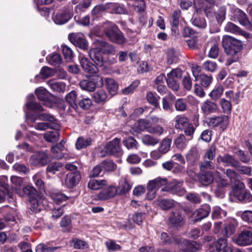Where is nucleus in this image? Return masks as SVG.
<instances>
[{"mask_svg": "<svg viewBox=\"0 0 252 252\" xmlns=\"http://www.w3.org/2000/svg\"><path fill=\"white\" fill-rule=\"evenodd\" d=\"M48 86L54 92H62L65 89V84L62 82H56L53 80L49 81L47 83Z\"/></svg>", "mask_w": 252, "mask_h": 252, "instance_id": "obj_38", "label": "nucleus"}, {"mask_svg": "<svg viewBox=\"0 0 252 252\" xmlns=\"http://www.w3.org/2000/svg\"><path fill=\"white\" fill-rule=\"evenodd\" d=\"M100 164L102 169L107 172H112L117 167V165L112 160H104Z\"/></svg>", "mask_w": 252, "mask_h": 252, "instance_id": "obj_52", "label": "nucleus"}, {"mask_svg": "<svg viewBox=\"0 0 252 252\" xmlns=\"http://www.w3.org/2000/svg\"><path fill=\"white\" fill-rule=\"evenodd\" d=\"M215 181L217 185V189L218 191L221 188H226L229 185L227 180L222 177L221 174L218 171L215 172Z\"/></svg>", "mask_w": 252, "mask_h": 252, "instance_id": "obj_31", "label": "nucleus"}, {"mask_svg": "<svg viewBox=\"0 0 252 252\" xmlns=\"http://www.w3.org/2000/svg\"><path fill=\"white\" fill-rule=\"evenodd\" d=\"M68 39L75 46L83 50L87 49L88 43L83 34L81 33H70L68 35Z\"/></svg>", "mask_w": 252, "mask_h": 252, "instance_id": "obj_14", "label": "nucleus"}, {"mask_svg": "<svg viewBox=\"0 0 252 252\" xmlns=\"http://www.w3.org/2000/svg\"><path fill=\"white\" fill-rule=\"evenodd\" d=\"M70 243L72 244L75 249H84L87 246V243L85 241L79 239L78 238H73Z\"/></svg>", "mask_w": 252, "mask_h": 252, "instance_id": "obj_58", "label": "nucleus"}, {"mask_svg": "<svg viewBox=\"0 0 252 252\" xmlns=\"http://www.w3.org/2000/svg\"><path fill=\"white\" fill-rule=\"evenodd\" d=\"M1 213H6L4 215V220L6 222H14L15 221V216L14 215V210L9 207H4L1 210Z\"/></svg>", "mask_w": 252, "mask_h": 252, "instance_id": "obj_41", "label": "nucleus"}, {"mask_svg": "<svg viewBox=\"0 0 252 252\" xmlns=\"http://www.w3.org/2000/svg\"><path fill=\"white\" fill-rule=\"evenodd\" d=\"M235 227L231 222H225L223 223V228L221 230V235L228 237L231 235L235 231Z\"/></svg>", "mask_w": 252, "mask_h": 252, "instance_id": "obj_35", "label": "nucleus"}, {"mask_svg": "<svg viewBox=\"0 0 252 252\" xmlns=\"http://www.w3.org/2000/svg\"><path fill=\"white\" fill-rule=\"evenodd\" d=\"M189 121L187 118L182 116H177L176 118L175 127L182 129L186 128L189 124Z\"/></svg>", "mask_w": 252, "mask_h": 252, "instance_id": "obj_49", "label": "nucleus"}, {"mask_svg": "<svg viewBox=\"0 0 252 252\" xmlns=\"http://www.w3.org/2000/svg\"><path fill=\"white\" fill-rule=\"evenodd\" d=\"M199 167L202 173L206 172L207 170H212L215 168L214 164L211 160H204L200 163Z\"/></svg>", "mask_w": 252, "mask_h": 252, "instance_id": "obj_61", "label": "nucleus"}, {"mask_svg": "<svg viewBox=\"0 0 252 252\" xmlns=\"http://www.w3.org/2000/svg\"><path fill=\"white\" fill-rule=\"evenodd\" d=\"M189 140V139L187 140L184 134H180L174 140V144L178 149L183 150L186 148Z\"/></svg>", "mask_w": 252, "mask_h": 252, "instance_id": "obj_40", "label": "nucleus"}, {"mask_svg": "<svg viewBox=\"0 0 252 252\" xmlns=\"http://www.w3.org/2000/svg\"><path fill=\"white\" fill-rule=\"evenodd\" d=\"M92 140L91 138L79 137L76 143V147L78 150L85 148L91 145Z\"/></svg>", "mask_w": 252, "mask_h": 252, "instance_id": "obj_46", "label": "nucleus"}, {"mask_svg": "<svg viewBox=\"0 0 252 252\" xmlns=\"http://www.w3.org/2000/svg\"><path fill=\"white\" fill-rule=\"evenodd\" d=\"M81 179V174L78 171L70 172L66 175L65 184L68 188H72L76 186Z\"/></svg>", "mask_w": 252, "mask_h": 252, "instance_id": "obj_21", "label": "nucleus"}, {"mask_svg": "<svg viewBox=\"0 0 252 252\" xmlns=\"http://www.w3.org/2000/svg\"><path fill=\"white\" fill-rule=\"evenodd\" d=\"M174 242L178 245L179 249L182 251L188 252V250H192L191 246L195 245L197 247H198L195 243H189L188 241L185 239L177 240L175 238Z\"/></svg>", "mask_w": 252, "mask_h": 252, "instance_id": "obj_34", "label": "nucleus"}, {"mask_svg": "<svg viewBox=\"0 0 252 252\" xmlns=\"http://www.w3.org/2000/svg\"><path fill=\"white\" fill-rule=\"evenodd\" d=\"M25 106L28 110H43L40 103L35 101L33 94H30L27 96Z\"/></svg>", "mask_w": 252, "mask_h": 252, "instance_id": "obj_25", "label": "nucleus"}, {"mask_svg": "<svg viewBox=\"0 0 252 252\" xmlns=\"http://www.w3.org/2000/svg\"><path fill=\"white\" fill-rule=\"evenodd\" d=\"M132 187V184L126 178L122 179L119 185V189L120 193L125 194L128 192Z\"/></svg>", "mask_w": 252, "mask_h": 252, "instance_id": "obj_39", "label": "nucleus"}, {"mask_svg": "<svg viewBox=\"0 0 252 252\" xmlns=\"http://www.w3.org/2000/svg\"><path fill=\"white\" fill-rule=\"evenodd\" d=\"M227 245L226 239L220 238L210 246L209 252H221Z\"/></svg>", "mask_w": 252, "mask_h": 252, "instance_id": "obj_27", "label": "nucleus"}, {"mask_svg": "<svg viewBox=\"0 0 252 252\" xmlns=\"http://www.w3.org/2000/svg\"><path fill=\"white\" fill-rule=\"evenodd\" d=\"M183 184V181L174 180L171 184L165 185L161 191L170 192L179 196H182L186 192L185 189L182 187Z\"/></svg>", "mask_w": 252, "mask_h": 252, "instance_id": "obj_10", "label": "nucleus"}, {"mask_svg": "<svg viewBox=\"0 0 252 252\" xmlns=\"http://www.w3.org/2000/svg\"><path fill=\"white\" fill-rule=\"evenodd\" d=\"M158 142V140L149 135H145L143 136V143L150 146L155 145Z\"/></svg>", "mask_w": 252, "mask_h": 252, "instance_id": "obj_64", "label": "nucleus"}, {"mask_svg": "<svg viewBox=\"0 0 252 252\" xmlns=\"http://www.w3.org/2000/svg\"><path fill=\"white\" fill-rule=\"evenodd\" d=\"M146 98L147 101L152 105H153L155 108H158V101L159 98V96H157L156 94L152 92H149L147 95Z\"/></svg>", "mask_w": 252, "mask_h": 252, "instance_id": "obj_53", "label": "nucleus"}, {"mask_svg": "<svg viewBox=\"0 0 252 252\" xmlns=\"http://www.w3.org/2000/svg\"><path fill=\"white\" fill-rule=\"evenodd\" d=\"M226 215V212L219 206H216L213 208L212 217L213 219H221Z\"/></svg>", "mask_w": 252, "mask_h": 252, "instance_id": "obj_51", "label": "nucleus"}, {"mask_svg": "<svg viewBox=\"0 0 252 252\" xmlns=\"http://www.w3.org/2000/svg\"><path fill=\"white\" fill-rule=\"evenodd\" d=\"M166 82L169 88L173 91H178L180 88L179 83L178 80L171 78H166Z\"/></svg>", "mask_w": 252, "mask_h": 252, "instance_id": "obj_63", "label": "nucleus"}, {"mask_svg": "<svg viewBox=\"0 0 252 252\" xmlns=\"http://www.w3.org/2000/svg\"><path fill=\"white\" fill-rule=\"evenodd\" d=\"M222 45L226 54L232 56L240 52L242 47L240 41L228 35L223 37Z\"/></svg>", "mask_w": 252, "mask_h": 252, "instance_id": "obj_5", "label": "nucleus"}, {"mask_svg": "<svg viewBox=\"0 0 252 252\" xmlns=\"http://www.w3.org/2000/svg\"><path fill=\"white\" fill-rule=\"evenodd\" d=\"M200 154L196 147H192L186 155V159L191 162H194L199 159Z\"/></svg>", "mask_w": 252, "mask_h": 252, "instance_id": "obj_43", "label": "nucleus"}, {"mask_svg": "<svg viewBox=\"0 0 252 252\" xmlns=\"http://www.w3.org/2000/svg\"><path fill=\"white\" fill-rule=\"evenodd\" d=\"M232 194L239 201L242 202H250L252 201V194L246 189L245 184L237 181L233 188Z\"/></svg>", "mask_w": 252, "mask_h": 252, "instance_id": "obj_4", "label": "nucleus"}, {"mask_svg": "<svg viewBox=\"0 0 252 252\" xmlns=\"http://www.w3.org/2000/svg\"><path fill=\"white\" fill-rule=\"evenodd\" d=\"M224 91L223 87L219 84L216 85L213 90L210 92L209 96L213 99L217 100L222 94Z\"/></svg>", "mask_w": 252, "mask_h": 252, "instance_id": "obj_48", "label": "nucleus"}, {"mask_svg": "<svg viewBox=\"0 0 252 252\" xmlns=\"http://www.w3.org/2000/svg\"><path fill=\"white\" fill-rule=\"evenodd\" d=\"M80 63L83 70L90 74H96L99 72L98 66L93 63L87 58L82 57Z\"/></svg>", "mask_w": 252, "mask_h": 252, "instance_id": "obj_19", "label": "nucleus"}, {"mask_svg": "<svg viewBox=\"0 0 252 252\" xmlns=\"http://www.w3.org/2000/svg\"><path fill=\"white\" fill-rule=\"evenodd\" d=\"M108 7L111 9V13H112L122 14H124L126 12V10L123 6L116 3L108 4Z\"/></svg>", "mask_w": 252, "mask_h": 252, "instance_id": "obj_59", "label": "nucleus"}, {"mask_svg": "<svg viewBox=\"0 0 252 252\" xmlns=\"http://www.w3.org/2000/svg\"><path fill=\"white\" fill-rule=\"evenodd\" d=\"M233 16L234 18L237 20L242 25L246 27L248 19L247 15L244 12L240 9L235 8L233 11Z\"/></svg>", "mask_w": 252, "mask_h": 252, "instance_id": "obj_30", "label": "nucleus"}, {"mask_svg": "<svg viewBox=\"0 0 252 252\" xmlns=\"http://www.w3.org/2000/svg\"><path fill=\"white\" fill-rule=\"evenodd\" d=\"M62 48L64 59L67 62L71 61L73 57V53L72 50L65 45H62Z\"/></svg>", "mask_w": 252, "mask_h": 252, "instance_id": "obj_56", "label": "nucleus"}, {"mask_svg": "<svg viewBox=\"0 0 252 252\" xmlns=\"http://www.w3.org/2000/svg\"><path fill=\"white\" fill-rule=\"evenodd\" d=\"M156 205L158 206L162 210H168L174 206V202L172 200L165 199H158L155 202Z\"/></svg>", "mask_w": 252, "mask_h": 252, "instance_id": "obj_37", "label": "nucleus"}, {"mask_svg": "<svg viewBox=\"0 0 252 252\" xmlns=\"http://www.w3.org/2000/svg\"><path fill=\"white\" fill-rule=\"evenodd\" d=\"M167 184V181L165 178H157L150 181L147 187L148 192L146 198L148 200L155 198L157 190L161 187L166 185Z\"/></svg>", "mask_w": 252, "mask_h": 252, "instance_id": "obj_7", "label": "nucleus"}, {"mask_svg": "<svg viewBox=\"0 0 252 252\" xmlns=\"http://www.w3.org/2000/svg\"><path fill=\"white\" fill-rule=\"evenodd\" d=\"M17 192L21 196L25 195L29 196V208L32 213H37L43 209H48L47 200L45 198L38 195L36 190L33 187L27 186L23 188L22 192L17 189Z\"/></svg>", "mask_w": 252, "mask_h": 252, "instance_id": "obj_1", "label": "nucleus"}, {"mask_svg": "<svg viewBox=\"0 0 252 252\" xmlns=\"http://www.w3.org/2000/svg\"><path fill=\"white\" fill-rule=\"evenodd\" d=\"M39 119L42 121H49V128H51L58 131L60 129L61 126L56 122V120L53 116L48 113H45L40 114Z\"/></svg>", "mask_w": 252, "mask_h": 252, "instance_id": "obj_26", "label": "nucleus"}, {"mask_svg": "<svg viewBox=\"0 0 252 252\" xmlns=\"http://www.w3.org/2000/svg\"><path fill=\"white\" fill-rule=\"evenodd\" d=\"M63 167V164L59 162H52L49 164L47 167V171L49 173L55 174L59 171Z\"/></svg>", "mask_w": 252, "mask_h": 252, "instance_id": "obj_55", "label": "nucleus"}, {"mask_svg": "<svg viewBox=\"0 0 252 252\" xmlns=\"http://www.w3.org/2000/svg\"><path fill=\"white\" fill-rule=\"evenodd\" d=\"M185 220L184 215L181 209L173 210L168 218L169 223L174 227L182 226Z\"/></svg>", "mask_w": 252, "mask_h": 252, "instance_id": "obj_12", "label": "nucleus"}, {"mask_svg": "<svg viewBox=\"0 0 252 252\" xmlns=\"http://www.w3.org/2000/svg\"><path fill=\"white\" fill-rule=\"evenodd\" d=\"M118 189L115 186H110L99 192L97 197L98 199L105 200L114 197L117 194Z\"/></svg>", "mask_w": 252, "mask_h": 252, "instance_id": "obj_22", "label": "nucleus"}, {"mask_svg": "<svg viewBox=\"0 0 252 252\" xmlns=\"http://www.w3.org/2000/svg\"><path fill=\"white\" fill-rule=\"evenodd\" d=\"M171 142L172 140L171 139H164L162 141L158 149L160 150L161 153L165 154L169 150Z\"/></svg>", "mask_w": 252, "mask_h": 252, "instance_id": "obj_57", "label": "nucleus"}, {"mask_svg": "<svg viewBox=\"0 0 252 252\" xmlns=\"http://www.w3.org/2000/svg\"><path fill=\"white\" fill-rule=\"evenodd\" d=\"M120 138H116L105 146V152L111 155L120 156L122 155V150L121 148Z\"/></svg>", "mask_w": 252, "mask_h": 252, "instance_id": "obj_15", "label": "nucleus"}, {"mask_svg": "<svg viewBox=\"0 0 252 252\" xmlns=\"http://www.w3.org/2000/svg\"><path fill=\"white\" fill-rule=\"evenodd\" d=\"M103 31L107 37L113 42L118 44H123L126 42L123 34L118 30L117 27L112 23L109 22L106 23Z\"/></svg>", "mask_w": 252, "mask_h": 252, "instance_id": "obj_3", "label": "nucleus"}, {"mask_svg": "<svg viewBox=\"0 0 252 252\" xmlns=\"http://www.w3.org/2000/svg\"><path fill=\"white\" fill-rule=\"evenodd\" d=\"M43 137L46 141L54 143L59 140L60 133L58 131H47L44 133Z\"/></svg>", "mask_w": 252, "mask_h": 252, "instance_id": "obj_45", "label": "nucleus"}, {"mask_svg": "<svg viewBox=\"0 0 252 252\" xmlns=\"http://www.w3.org/2000/svg\"><path fill=\"white\" fill-rule=\"evenodd\" d=\"M214 0H194V4L197 10H204L207 15V10L215 4Z\"/></svg>", "mask_w": 252, "mask_h": 252, "instance_id": "obj_23", "label": "nucleus"}, {"mask_svg": "<svg viewBox=\"0 0 252 252\" xmlns=\"http://www.w3.org/2000/svg\"><path fill=\"white\" fill-rule=\"evenodd\" d=\"M34 92L38 99L44 102V105L50 108H56V103L50 100V94L45 89L39 87Z\"/></svg>", "mask_w": 252, "mask_h": 252, "instance_id": "obj_9", "label": "nucleus"}, {"mask_svg": "<svg viewBox=\"0 0 252 252\" xmlns=\"http://www.w3.org/2000/svg\"><path fill=\"white\" fill-rule=\"evenodd\" d=\"M108 185L106 180L92 179L88 184V187L92 190H99L102 189Z\"/></svg>", "mask_w": 252, "mask_h": 252, "instance_id": "obj_28", "label": "nucleus"}, {"mask_svg": "<svg viewBox=\"0 0 252 252\" xmlns=\"http://www.w3.org/2000/svg\"><path fill=\"white\" fill-rule=\"evenodd\" d=\"M105 84L107 89L111 96L115 95L117 93L118 85L113 79L106 78L105 79Z\"/></svg>", "mask_w": 252, "mask_h": 252, "instance_id": "obj_33", "label": "nucleus"}, {"mask_svg": "<svg viewBox=\"0 0 252 252\" xmlns=\"http://www.w3.org/2000/svg\"><path fill=\"white\" fill-rule=\"evenodd\" d=\"M103 31L107 37L113 42L118 44H123L126 42L123 34L118 30L117 27L112 23L109 22L106 23Z\"/></svg>", "mask_w": 252, "mask_h": 252, "instance_id": "obj_2", "label": "nucleus"}, {"mask_svg": "<svg viewBox=\"0 0 252 252\" xmlns=\"http://www.w3.org/2000/svg\"><path fill=\"white\" fill-rule=\"evenodd\" d=\"M50 160L46 152L39 151L34 153L30 159V163L33 165H45Z\"/></svg>", "mask_w": 252, "mask_h": 252, "instance_id": "obj_11", "label": "nucleus"}, {"mask_svg": "<svg viewBox=\"0 0 252 252\" xmlns=\"http://www.w3.org/2000/svg\"><path fill=\"white\" fill-rule=\"evenodd\" d=\"M79 86L82 90L90 92H94L95 89V85L90 79L81 81L79 83Z\"/></svg>", "mask_w": 252, "mask_h": 252, "instance_id": "obj_47", "label": "nucleus"}, {"mask_svg": "<svg viewBox=\"0 0 252 252\" xmlns=\"http://www.w3.org/2000/svg\"><path fill=\"white\" fill-rule=\"evenodd\" d=\"M72 16V13L70 10L64 7L55 12L52 16V19L56 24L62 25L67 22Z\"/></svg>", "mask_w": 252, "mask_h": 252, "instance_id": "obj_8", "label": "nucleus"}, {"mask_svg": "<svg viewBox=\"0 0 252 252\" xmlns=\"http://www.w3.org/2000/svg\"><path fill=\"white\" fill-rule=\"evenodd\" d=\"M50 196L57 204H60L67 199V197L66 195L58 191H51Z\"/></svg>", "mask_w": 252, "mask_h": 252, "instance_id": "obj_42", "label": "nucleus"}, {"mask_svg": "<svg viewBox=\"0 0 252 252\" xmlns=\"http://www.w3.org/2000/svg\"><path fill=\"white\" fill-rule=\"evenodd\" d=\"M46 59L49 64L54 66L60 64L62 62V57L57 53L50 54Z\"/></svg>", "mask_w": 252, "mask_h": 252, "instance_id": "obj_50", "label": "nucleus"}, {"mask_svg": "<svg viewBox=\"0 0 252 252\" xmlns=\"http://www.w3.org/2000/svg\"><path fill=\"white\" fill-rule=\"evenodd\" d=\"M235 243L240 246H246L252 244V232L243 231L238 236L233 238Z\"/></svg>", "mask_w": 252, "mask_h": 252, "instance_id": "obj_17", "label": "nucleus"}, {"mask_svg": "<svg viewBox=\"0 0 252 252\" xmlns=\"http://www.w3.org/2000/svg\"><path fill=\"white\" fill-rule=\"evenodd\" d=\"M199 180L204 185H210L215 180V173L211 171L205 172L200 175Z\"/></svg>", "mask_w": 252, "mask_h": 252, "instance_id": "obj_36", "label": "nucleus"}, {"mask_svg": "<svg viewBox=\"0 0 252 252\" xmlns=\"http://www.w3.org/2000/svg\"><path fill=\"white\" fill-rule=\"evenodd\" d=\"M92 97L94 101L97 103H104L108 99V95L106 92L103 89L98 90L94 92Z\"/></svg>", "mask_w": 252, "mask_h": 252, "instance_id": "obj_29", "label": "nucleus"}, {"mask_svg": "<svg viewBox=\"0 0 252 252\" xmlns=\"http://www.w3.org/2000/svg\"><path fill=\"white\" fill-rule=\"evenodd\" d=\"M143 129H145L150 133H156L158 134H161L163 131V128L159 126H152L151 123L148 121H143Z\"/></svg>", "mask_w": 252, "mask_h": 252, "instance_id": "obj_32", "label": "nucleus"}, {"mask_svg": "<svg viewBox=\"0 0 252 252\" xmlns=\"http://www.w3.org/2000/svg\"><path fill=\"white\" fill-rule=\"evenodd\" d=\"M43 178V172H38L32 177V180L39 190H42L44 189V183L42 180Z\"/></svg>", "mask_w": 252, "mask_h": 252, "instance_id": "obj_44", "label": "nucleus"}, {"mask_svg": "<svg viewBox=\"0 0 252 252\" xmlns=\"http://www.w3.org/2000/svg\"><path fill=\"white\" fill-rule=\"evenodd\" d=\"M93 45L103 54H112L114 53L113 46L102 39L95 40Z\"/></svg>", "mask_w": 252, "mask_h": 252, "instance_id": "obj_20", "label": "nucleus"}, {"mask_svg": "<svg viewBox=\"0 0 252 252\" xmlns=\"http://www.w3.org/2000/svg\"><path fill=\"white\" fill-rule=\"evenodd\" d=\"M210 211L211 208L210 206L207 204H204L201 208L196 210L193 212L191 217V221H192L193 223H195L201 220L208 216Z\"/></svg>", "mask_w": 252, "mask_h": 252, "instance_id": "obj_18", "label": "nucleus"}, {"mask_svg": "<svg viewBox=\"0 0 252 252\" xmlns=\"http://www.w3.org/2000/svg\"><path fill=\"white\" fill-rule=\"evenodd\" d=\"M77 94L75 91H72L68 93L66 97V101L63 99H58L57 100V107L62 110H71V109H76L78 105L76 102Z\"/></svg>", "mask_w": 252, "mask_h": 252, "instance_id": "obj_6", "label": "nucleus"}, {"mask_svg": "<svg viewBox=\"0 0 252 252\" xmlns=\"http://www.w3.org/2000/svg\"><path fill=\"white\" fill-rule=\"evenodd\" d=\"M217 160L219 163L222 162L225 166H231L235 167H237L239 164L238 161L228 154H225L223 156L220 155L217 157Z\"/></svg>", "mask_w": 252, "mask_h": 252, "instance_id": "obj_24", "label": "nucleus"}, {"mask_svg": "<svg viewBox=\"0 0 252 252\" xmlns=\"http://www.w3.org/2000/svg\"><path fill=\"white\" fill-rule=\"evenodd\" d=\"M228 124V117L225 115L212 117L209 119L208 122L209 126L211 127H219L221 131H223L226 128Z\"/></svg>", "mask_w": 252, "mask_h": 252, "instance_id": "obj_13", "label": "nucleus"}, {"mask_svg": "<svg viewBox=\"0 0 252 252\" xmlns=\"http://www.w3.org/2000/svg\"><path fill=\"white\" fill-rule=\"evenodd\" d=\"M192 24L200 28H204L206 26V23L205 19L203 17H200L197 15H194L192 18Z\"/></svg>", "mask_w": 252, "mask_h": 252, "instance_id": "obj_54", "label": "nucleus"}, {"mask_svg": "<svg viewBox=\"0 0 252 252\" xmlns=\"http://www.w3.org/2000/svg\"><path fill=\"white\" fill-rule=\"evenodd\" d=\"M199 79L200 80L202 86L204 87H208L213 81L211 75H207L204 74H200Z\"/></svg>", "mask_w": 252, "mask_h": 252, "instance_id": "obj_60", "label": "nucleus"}, {"mask_svg": "<svg viewBox=\"0 0 252 252\" xmlns=\"http://www.w3.org/2000/svg\"><path fill=\"white\" fill-rule=\"evenodd\" d=\"M91 3V1L90 0H83L75 6V11L77 13L83 11L88 8Z\"/></svg>", "mask_w": 252, "mask_h": 252, "instance_id": "obj_62", "label": "nucleus"}, {"mask_svg": "<svg viewBox=\"0 0 252 252\" xmlns=\"http://www.w3.org/2000/svg\"><path fill=\"white\" fill-rule=\"evenodd\" d=\"M89 55L94 63L99 67H101L104 63L108 62L106 58L102 55V53L95 46L89 51Z\"/></svg>", "mask_w": 252, "mask_h": 252, "instance_id": "obj_16", "label": "nucleus"}]
</instances>
